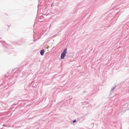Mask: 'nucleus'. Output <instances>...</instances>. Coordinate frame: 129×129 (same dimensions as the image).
I'll use <instances>...</instances> for the list:
<instances>
[{"label": "nucleus", "instance_id": "f257e3e1", "mask_svg": "<svg viewBox=\"0 0 129 129\" xmlns=\"http://www.w3.org/2000/svg\"><path fill=\"white\" fill-rule=\"evenodd\" d=\"M67 54V48H65L62 53L61 54V59H64Z\"/></svg>", "mask_w": 129, "mask_h": 129}, {"label": "nucleus", "instance_id": "f03ea898", "mask_svg": "<svg viewBox=\"0 0 129 129\" xmlns=\"http://www.w3.org/2000/svg\"><path fill=\"white\" fill-rule=\"evenodd\" d=\"M44 54H45V50L42 49L41 51H40V54L41 55V56H43L44 55Z\"/></svg>", "mask_w": 129, "mask_h": 129}, {"label": "nucleus", "instance_id": "7ed1b4c3", "mask_svg": "<svg viewBox=\"0 0 129 129\" xmlns=\"http://www.w3.org/2000/svg\"><path fill=\"white\" fill-rule=\"evenodd\" d=\"M73 122H76V120H74L73 121Z\"/></svg>", "mask_w": 129, "mask_h": 129}]
</instances>
